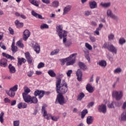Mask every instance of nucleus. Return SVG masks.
<instances>
[{"label": "nucleus", "mask_w": 126, "mask_h": 126, "mask_svg": "<svg viewBox=\"0 0 126 126\" xmlns=\"http://www.w3.org/2000/svg\"><path fill=\"white\" fill-rule=\"evenodd\" d=\"M35 96L32 97L29 94H22L23 98L24 101L28 104H37L38 103V99L37 96H38V99H42L45 95V91L39 90H36L34 93Z\"/></svg>", "instance_id": "nucleus-1"}, {"label": "nucleus", "mask_w": 126, "mask_h": 126, "mask_svg": "<svg viewBox=\"0 0 126 126\" xmlns=\"http://www.w3.org/2000/svg\"><path fill=\"white\" fill-rule=\"evenodd\" d=\"M63 83H61V80L59 79L56 81V92L58 94L63 95L67 92V84L64 80H63Z\"/></svg>", "instance_id": "nucleus-2"}, {"label": "nucleus", "mask_w": 126, "mask_h": 126, "mask_svg": "<svg viewBox=\"0 0 126 126\" xmlns=\"http://www.w3.org/2000/svg\"><path fill=\"white\" fill-rule=\"evenodd\" d=\"M77 56V53H74L69 56V57H67L65 59H62L60 60V62L61 63V65H64L66 63V65H73L75 63V62L76 60L75 58H73V57H76Z\"/></svg>", "instance_id": "nucleus-3"}, {"label": "nucleus", "mask_w": 126, "mask_h": 126, "mask_svg": "<svg viewBox=\"0 0 126 126\" xmlns=\"http://www.w3.org/2000/svg\"><path fill=\"white\" fill-rule=\"evenodd\" d=\"M63 26L59 25L56 27V32L58 33V35L60 37V39H63V43L64 44L66 42V36H67V32L63 29Z\"/></svg>", "instance_id": "nucleus-4"}, {"label": "nucleus", "mask_w": 126, "mask_h": 126, "mask_svg": "<svg viewBox=\"0 0 126 126\" xmlns=\"http://www.w3.org/2000/svg\"><path fill=\"white\" fill-rule=\"evenodd\" d=\"M103 48L107 49L109 52H111L112 54H115V55H117V48L112 44L111 43L105 42L103 45Z\"/></svg>", "instance_id": "nucleus-5"}, {"label": "nucleus", "mask_w": 126, "mask_h": 126, "mask_svg": "<svg viewBox=\"0 0 126 126\" xmlns=\"http://www.w3.org/2000/svg\"><path fill=\"white\" fill-rule=\"evenodd\" d=\"M123 96H124V93L122 91H113L112 92V97L115 98L117 101H120L123 98Z\"/></svg>", "instance_id": "nucleus-6"}, {"label": "nucleus", "mask_w": 126, "mask_h": 126, "mask_svg": "<svg viewBox=\"0 0 126 126\" xmlns=\"http://www.w3.org/2000/svg\"><path fill=\"white\" fill-rule=\"evenodd\" d=\"M66 103V101L64 100V97L63 95L61 94L57 95V98L55 101V104H60V105H64Z\"/></svg>", "instance_id": "nucleus-7"}, {"label": "nucleus", "mask_w": 126, "mask_h": 126, "mask_svg": "<svg viewBox=\"0 0 126 126\" xmlns=\"http://www.w3.org/2000/svg\"><path fill=\"white\" fill-rule=\"evenodd\" d=\"M32 49H33L34 51L36 52V54H39L40 51V45L38 44V43L32 41Z\"/></svg>", "instance_id": "nucleus-8"}, {"label": "nucleus", "mask_w": 126, "mask_h": 126, "mask_svg": "<svg viewBox=\"0 0 126 126\" xmlns=\"http://www.w3.org/2000/svg\"><path fill=\"white\" fill-rule=\"evenodd\" d=\"M31 35L30 31L28 30H25L23 32V40L24 41H27Z\"/></svg>", "instance_id": "nucleus-9"}, {"label": "nucleus", "mask_w": 126, "mask_h": 126, "mask_svg": "<svg viewBox=\"0 0 126 126\" xmlns=\"http://www.w3.org/2000/svg\"><path fill=\"white\" fill-rule=\"evenodd\" d=\"M25 58L30 64H31L32 63L34 62V60L33 59V57L31 56L30 53L29 52H26L25 53Z\"/></svg>", "instance_id": "nucleus-10"}, {"label": "nucleus", "mask_w": 126, "mask_h": 126, "mask_svg": "<svg viewBox=\"0 0 126 126\" xmlns=\"http://www.w3.org/2000/svg\"><path fill=\"white\" fill-rule=\"evenodd\" d=\"M42 113H43V117H46L47 120H50V118H52V115L51 114H47V111L46 110V107L42 106L41 109Z\"/></svg>", "instance_id": "nucleus-11"}, {"label": "nucleus", "mask_w": 126, "mask_h": 126, "mask_svg": "<svg viewBox=\"0 0 126 126\" xmlns=\"http://www.w3.org/2000/svg\"><path fill=\"white\" fill-rule=\"evenodd\" d=\"M98 110L100 113L106 114L107 113V106H106V105L102 104L98 106Z\"/></svg>", "instance_id": "nucleus-12"}, {"label": "nucleus", "mask_w": 126, "mask_h": 126, "mask_svg": "<svg viewBox=\"0 0 126 126\" xmlns=\"http://www.w3.org/2000/svg\"><path fill=\"white\" fill-rule=\"evenodd\" d=\"M107 15L108 16V17H110V18H112V19H114V20H118L119 19V18H118V16H116V15L113 14L112 12V11L110 9L107 10Z\"/></svg>", "instance_id": "nucleus-13"}, {"label": "nucleus", "mask_w": 126, "mask_h": 126, "mask_svg": "<svg viewBox=\"0 0 126 126\" xmlns=\"http://www.w3.org/2000/svg\"><path fill=\"white\" fill-rule=\"evenodd\" d=\"M77 76V79L78 81L82 80V71L80 69H78L76 73Z\"/></svg>", "instance_id": "nucleus-14"}, {"label": "nucleus", "mask_w": 126, "mask_h": 126, "mask_svg": "<svg viewBox=\"0 0 126 126\" xmlns=\"http://www.w3.org/2000/svg\"><path fill=\"white\" fill-rule=\"evenodd\" d=\"M0 65L3 67L7 66V60L3 58L0 60Z\"/></svg>", "instance_id": "nucleus-15"}, {"label": "nucleus", "mask_w": 126, "mask_h": 126, "mask_svg": "<svg viewBox=\"0 0 126 126\" xmlns=\"http://www.w3.org/2000/svg\"><path fill=\"white\" fill-rule=\"evenodd\" d=\"M71 5H67L63 9V15H65L68 12H69L71 10Z\"/></svg>", "instance_id": "nucleus-16"}, {"label": "nucleus", "mask_w": 126, "mask_h": 126, "mask_svg": "<svg viewBox=\"0 0 126 126\" xmlns=\"http://www.w3.org/2000/svg\"><path fill=\"white\" fill-rule=\"evenodd\" d=\"M89 4L91 9H93L94 8H97V6H98L97 4V2H96V1L94 0L90 2Z\"/></svg>", "instance_id": "nucleus-17"}, {"label": "nucleus", "mask_w": 126, "mask_h": 126, "mask_svg": "<svg viewBox=\"0 0 126 126\" xmlns=\"http://www.w3.org/2000/svg\"><path fill=\"white\" fill-rule=\"evenodd\" d=\"M18 109H26L27 108V103L25 102H20L17 105Z\"/></svg>", "instance_id": "nucleus-18"}, {"label": "nucleus", "mask_w": 126, "mask_h": 126, "mask_svg": "<svg viewBox=\"0 0 126 126\" xmlns=\"http://www.w3.org/2000/svg\"><path fill=\"white\" fill-rule=\"evenodd\" d=\"M32 15L36 18H38L39 19H45V18H43L42 15L36 13L34 11H32Z\"/></svg>", "instance_id": "nucleus-19"}, {"label": "nucleus", "mask_w": 126, "mask_h": 126, "mask_svg": "<svg viewBox=\"0 0 126 126\" xmlns=\"http://www.w3.org/2000/svg\"><path fill=\"white\" fill-rule=\"evenodd\" d=\"M94 121V117L92 116H88L87 118V125H92L93 124V122Z\"/></svg>", "instance_id": "nucleus-20"}, {"label": "nucleus", "mask_w": 126, "mask_h": 126, "mask_svg": "<svg viewBox=\"0 0 126 126\" xmlns=\"http://www.w3.org/2000/svg\"><path fill=\"white\" fill-rule=\"evenodd\" d=\"M6 93L7 95H8L9 97H11V98H14L15 96V92L10 90V89H9L8 91H6Z\"/></svg>", "instance_id": "nucleus-21"}, {"label": "nucleus", "mask_w": 126, "mask_h": 126, "mask_svg": "<svg viewBox=\"0 0 126 126\" xmlns=\"http://www.w3.org/2000/svg\"><path fill=\"white\" fill-rule=\"evenodd\" d=\"M86 88V90H87L89 93H93L94 92V89H93V87H92V86L90 85V84H88Z\"/></svg>", "instance_id": "nucleus-22"}, {"label": "nucleus", "mask_w": 126, "mask_h": 126, "mask_svg": "<svg viewBox=\"0 0 126 126\" xmlns=\"http://www.w3.org/2000/svg\"><path fill=\"white\" fill-rule=\"evenodd\" d=\"M26 63V60L24 58L18 57V65H22V63Z\"/></svg>", "instance_id": "nucleus-23"}, {"label": "nucleus", "mask_w": 126, "mask_h": 126, "mask_svg": "<svg viewBox=\"0 0 126 126\" xmlns=\"http://www.w3.org/2000/svg\"><path fill=\"white\" fill-rule=\"evenodd\" d=\"M15 24L18 29H20V28H22L24 26V24L23 23H20L19 21L18 20H16L15 22Z\"/></svg>", "instance_id": "nucleus-24"}, {"label": "nucleus", "mask_w": 126, "mask_h": 126, "mask_svg": "<svg viewBox=\"0 0 126 126\" xmlns=\"http://www.w3.org/2000/svg\"><path fill=\"white\" fill-rule=\"evenodd\" d=\"M8 68L10 73H15L16 72V69H15V67L12 66V64H9Z\"/></svg>", "instance_id": "nucleus-25"}, {"label": "nucleus", "mask_w": 126, "mask_h": 126, "mask_svg": "<svg viewBox=\"0 0 126 126\" xmlns=\"http://www.w3.org/2000/svg\"><path fill=\"white\" fill-rule=\"evenodd\" d=\"M78 65L80 68H81V69H83V70H85V69H87V66H86V65H85V64H84L82 62H79Z\"/></svg>", "instance_id": "nucleus-26"}, {"label": "nucleus", "mask_w": 126, "mask_h": 126, "mask_svg": "<svg viewBox=\"0 0 126 126\" xmlns=\"http://www.w3.org/2000/svg\"><path fill=\"white\" fill-rule=\"evenodd\" d=\"M11 51L13 53H16V52H17V47L15 46V42L14 41L12 42L11 45Z\"/></svg>", "instance_id": "nucleus-27"}, {"label": "nucleus", "mask_w": 126, "mask_h": 126, "mask_svg": "<svg viewBox=\"0 0 126 126\" xmlns=\"http://www.w3.org/2000/svg\"><path fill=\"white\" fill-rule=\"evenodd\" d=\"M2 55L3 57H4L5 58H6V59H9L10 60H15L14 57L11 56V55H9V54H7L5 53H2Z\"/></svg>", "instance_id": "nucleus-28"}, {"label": "nucleus", "mask_w": 126, "mask_h": 126, "mask_svg": "<svg viewBox=\"0 0 126 126\" xmlns=\"http://www.w3.org/2000/svg\"><path fill=\"white\" fill-rule=\"evenodd\" d=\"M16 45L17 46H18V47H19V48H22V49L24 48V44L22 42V39H20L19 41H18L16 43Z\"/></svg>", "instance_id": "nucleus-29"}, {"label": "nucleus", "mask_w": 126, "mask_h": 126, "mask_svg": "<svg viewBox=\"0 0 126 126\" xmlns=\"http://www.w3.org/2000/svg\"><path fill=\"white\" fill-rule=\"evenodd\" d=\"M29 2L37 7L39 6V2L38 1H36L35 0H29Z\"/></svg>", "instance_id": "nucleus-30"}, {"label": "nucleus", "mask_w": 126, "mask_h": 126, "mask_svg": "<svg viewBox=\"0 0 126 126\" xmlns=\"http://www.w3.org/2000/svg\"><path fill=\"white\" fill-rule=\"evenodd\" d=\"M98 64L102 67H105L107 65V62L105 60H101L98 63Z\"/></svg>", "instance_id": "nucleus-31"}, {"label": "nucleus", "mask_w": 126, "mask_h": 126, "mask_svg": "<svg viewBox=\"0 0 126 126\" xmlns=\"http://www.w3.org/2000/svg\"><path fill=\"white\" fill-rule=\"evenodd\" d=\"M48 73L49 74V75H50V76H51V77H56V73H55V71H54V70H49L48 71Z\"/></svg>", "instance_id": "nucleus-32"}, {"label": "nucleus", "mask_w": 126, "mask_h": 126, "mask_svg": "<svg viewBox=\"0 0 126 126\" xmlns=\"http://www.w3.org/2000/svg\"><path fill=\"white\" fill-rule=\"evenodd\" d=\"M87 114H88V110L87 109L83 110L81 112V119H84Z\"/></svg>", "instance_id": "nucleus-33"}, {"label": "nucleus", "mask_w": 126, "mask_h": 126, "mask_svg": "<svg viewBox=\"0 0 126 126\" xmlns=\"http://www.w3.org/2000/svg\"><path fill=\"white\" fill-rule=\"evenodd\" d=\"M59 4H60L59 1H54L51 3V6H52L53 7H58Z\"/></svg>", "instance_id": "nucleus-34"}, {"label": "nucleus", "mask_w": 126, "mask_h": 126, "mask_svg": "<svg viewBox=\"0 0 126 126\" xmlns=\"http://www.w3.org/2000/svg\"><path fill=\"white\" fill-rule=\"evenodd\" d=\"M85 95L83 93H80L78 95V98L77 100L78 101H81V100H82L83 98H84Z\"/></svg>", "instance_id": "nucleus-35"}, {"label": "nucleus", "mask_w": 126, "mask_h": 126, "mask_svg": "<svg viewBox=\"0 0 126 126\" xmlns=\"http://www.w3.org/2000/svg\"><path fill=\"white\" fill-rule=\"evenodd\" d=\"M60 53V49H55L51 53V56H55V55H58Z\"/></svg>", "instance_id": "nucleus-36"}, {"label": "nucleus", "mask_w": 126, "mask_h": 126, "mask_svg": "<svg viewBox=\"0 0 126 126\" xmlns=\"http://www.w3.org/2000/svg\"><path fill=\"white\" fill-rule=\"evenodd\" d=\"M25 92L23 93V94H26V95H28L30 92H31V90L29 89L28 87H26L24 88Z\"/></svg>", "instance_id": "nucleus-37"}, {"label": "nucleus", "mask_w": 126, "mask_h": 126, "mask_svg": "<svg viewBox=\"0 0 126 126\" xmlns=\"http://www.w3.org/2000/svg\"><path fill=\"white\" fill-rule=\"evenodd\" d=\"M101 6H103V7H109L111 6V2L108 3H101Z\"/></svg>", "instance_id": "nucleus-38"}, {"label": "nucleus", "mask_w": 126, "mask_h": 126, "mask_svg": "<svg viewBox=\"0 0 126 126\" xmlns=\"http://www.w3.org/2000/svg\"><path fill=\"white\" fill-rule=\"evenodd\" d=\"M121 120L126 121V110H125L121 115Z\"/></svg>", "instance_id": "nucleus-39"}, {"label": "nucleus", "mask_w": 126, "mask_h": 126, "mask_svg": "<svg viewBox=\"0 0 126 126\" xmlns=\"http://www.w3.org/2000/svg\"><path fill=\"white\" fill-rule=\"evenodd\" d=\"M4 116V113H3V112H1L0 114V122L1 123V124H3V117Z\"/></svg>", "instance_id": "nucleus-40"}, {"label": "nucleus", "mask_w": 126, "mask_h": 126, "mask_svg": "<svg viewBox=\"0 0 126 126\" xmlns=\"http://www.w3.org/2000/svg\"><path fill=\"white\" fill-rule=\"evenodd\" d=\"M9 89L10 90H11L12 91H14L15 92H16V91H17V90L18 89V85H15L13 87L10 88Z\"/></svg>", "instance_id": "nucleus-41"}, {"label": "nucleus", "mask_w": 126, "mask_h": 126, "mask_svg": "<svg viewBox=\"0 0 126 126\" xmlns=\"http://www.w3.org/2000/svg\"><path fill=\"white\" fill-rule=\"evenodd\" d=\"M126 39L124 37H121L119 39V44H120V45H124V44H126Z\"/></svg>", "instance_id": "nucleus-42"}, {"label": "nucleus", "mask_w": 126, "mask_h": 126, "mask_svg": "<svg viewBox=\"0 0 126 126\" xmlns=\"http://www.w3.org/2000/svg\"><path fill=\"white\" fill-rule=\"evenodd\" d=\"M40 29H49V25L47 24H43L40 26Z\"/></svg>", "instance_id": "nucleus-43"}, {"label": "nucleus", "mask_w": 126, "mask_h": 126, "mask_svg": "<svg viewBox=\"0 0 126 126\" xmlns=\"http://www.w3.org/2000/svg\"><path fill=\"white\" fill-rule=\"evenodd\" d=\"M114 104H116V102H112V103H109L107 106H108V108H109L110 109H115V106H114Z\"/></svg>", "instance_id": "nucleus-44"}, {"label": "nucleus", "mask_w": 126, "mask_h": 126, "mask_svg": "<svg viewBox=\"0 0 126 126\" xmlns=\"http://www.w3.org/2000/svg\"><path fill=\"white\" fill-rule=\"evenodd\" d=\"M122 72V68L121 67H118L114 71V73H121Z\"/></svg>", "instance_id": "nucleus-45"}, {"label": "nucleus", "mask_w": 126, "mask_h": 126, "mask_svg": "<svg viewBox=\"0 0 126 126\" xmlns=\"http://www.w3.org/2000/svg\"><path fill=\"white\" fill-rule=\"evenodd\" d=\"M85 47L88 49V50H89L90 51H92L93 48H92V46H91V45L89 44V43H85Z\"/></svg>", "instance_id": "nucleus-46"}, {"label": "nucleus", "mask_w": 126, "mask_h": 126, "mask_svg": "<svg viewBox=\"0 0 126 126\" xmlns=\"http://www.w3.org/2000/svg\"><path fill=\"white\" fill-rule=\"evenodd\" d=\"M19 125H20V122L19 121V120L13 121L14 126H19Z\"/></svg>", "instance_id": "nucleus-47"}, {"label": "nucleus", "mask_w": 126, "mask_h": 126, "mask_svg": "<svg viewBox=\"0 0 126 126\" xmlns=\"http://www.w3.org/2000/svg\"><path fill=\"white\" fill-rule=\"evenodd\" d=\"M85 57L86 58V59L87 60V61H88V62H90V57H89V53H87L86 52H85Z\"/></svg>", "instance_id": "nucleus-48"}, {"label": "nucleus", "mask_w": 126, "mask_h": 126, "mask_svg": "<svg viewBox=\"0 0 126 126\" xmlns=\"http://www.w3.org/2000/svg\"><path fill=\"white\" fill-rule=\"evenodd\" d=\"M45 66V63H40L37 65V68H42V67H44Z\"/></svg>", "instance_id": "nucleus-49"}, {"label": "nucleus", "mask_w": 126, "mask_h": 126, "mask_svg": "<svg viewBox=\"0 0 126 126\" xmlns=\"http://www.w3.org/2000/svg\"><path fill=\"white\" fill-rule=\"evenodd\" d=\"M115 38V35L113 33H111L108 35V40H114Z\"/></svg>", "instance_id": "nucleus-50"}, {"label": "nucleus", "mask_w": 126, "mask_h": 126, "mask_svg": "<svg viewBox=\"0 0 126 126\" xmlns=\"http://www.w3.org/2000/svg\"><path fill=\"white\" fill-rule=\"evenodd\" d=\"M92 14V12L91 11H85V15L86 16H89Z\"/></svg>", "instance_id": "nucleus-51"}, {"label": "nucleus", "mask_w": 126, "mask_h": 126, "mask_svg": "<svg viewBox=\"0 0 126 126\" xmlns=\"http://www.w3.org/2000/svg\"><path fill=\"white\" fill-rule=\"evenodd\" d=\"M71 73H72V70H68L66 72L67 76L70 77L71 76Z\"/></svg>", "instance_id": "nucleus-52"}, {"label": "nucleus", "mask_w": 126, "mask_h": 126, "mask_svg": "<svg viewBox=\"0 0 126 126\" xmlns=\"http://www.w3.org/2000/svg\"><path fill=\"white\" fill-rule=\"evenodd\" d=\"M90 39L91 41V42H92L93 43H94V42H96V38L94 36H90Z\"/></svg>", "instance_id": "nucleus-53"}, {"label": "nucleus", "mask_w": 126, "mask_h": 126, "mask_svg": "<svg viewBox=\"0 0 126 126\" xmlns=\"http://www.w3.org/2000/svg\"><path fill=\"white\" fill-rule=\"evenodd\" d=\"M51 120L54 121V122H58V120H59V117H57L56 116H52Z\"/></svg>", "instance_id": "nucleus-54"}, {"label": "nucleus", "mask_w": 126, "mask_h": 126, "mask_svg": "<svg viewBox=\"0 0 126 126\" xmlns=\"http://www.w3.org/2000/svg\"><path fill=\"white\" fill-rule=\"evenodd\" d=\"M9 31L10 32V34L11 35H14V31L11 28V27L9 28Z\"/></svg>", "instance_id": "nucleus-55"}, {"label": "nucleus", "mask_w": 126, "mask_h": 126, "mask_svg": "<svg viewBox=\"0 0 126 126\" xmlns=\"http://www.w3.org/2000/svg\"><path fill=\"white\" fill-rule=\"evenodd\" d=\"M10 99L9 98H8V97H6L4 99V103H10Z\"/></svg>", "instance_id": "nucleus-56"}, {"label": "nucleus", "mask_w": 126, "mask_h": 126, "mask_svg": "<svg viewBox=\"0 0 126 126\" xmlns=\"http://www.w3.org/2000/svg\"><path fill=\"white\" fill-rule=\"evenodd\" d=\"M43 3H46V4H49V3H51V1L50 0H41Z\"/></svg>", "instance_id": "nucleus-57"}, {"label": "nucleus", "mask_w": 126, "mask_h": 126, "mask_svg": "<svg viewBox=\"0 0 126 126\" xmlns=\"http://www.w3.org/2000/svg\"><path fill=\"white\" fill-rule=\"evenodd\" d=\"M99 31H100V29L99 28H97L96 30L94 31L95 34H96V35H99L100 33L99 32Z\"/></svg>", "instance_id": "nucleus-58"}, {"label": "nucleus", "mask_w": 126, "mask_h": 126, "mask_svg": "<svg viewBox=\"0 0 126 126\" xmlns=\"http://www.w3.org/2000/svg\"><path fill=\"white\" fill-rule=\"evenodd\" d=\"M63 74H62V73H59L58 75V80H59V79H61V80L62 81V78H63Z\"/></svg>", "instance_id": "nucleus-59"}, {"label": "nucleus", "mask_w": 126, "mask_h": 126, "mask_svg": "<svg viewBox=\"0 0 126 126\" xmlns=\"http://www.w3.org/2000/svg\"><path fill=\"white\" fill-rule=\"evenodd\" d=\"M11 106H15V105H16V100H14L13 101H10Z\"/></svg>", "instance_id": "nucleus-60"}, {"label": "nucleus", "mask_w": 126, "mask_h": 126, "mask_svg": "<svg viewBox=\"0 0 126 126\" xmlns=\"http://www.w3.org/2000/svg\"><path fill=\"white\" fill-rule=\"evenodd\" d=\"M94 105V102L92 101L90 102L88 104V107L89 108H90V107H93V105Z\"/></svg>", "instance_id": "nucleus-61"}, {"label": "nucleus", "mask_w": 126, "mask_h": 126, "mask_svg": "<svg viewBox=\"0 0 126 126\" xmlns=\"http://www.w3.org/2000/svg\"><path fill=\"white\" fill-rule=\"evenodd\" d=\"M33 73H34L32 72V71H31L28 73V76H29V77H31V76L33 75Z\"/></svg>", "instance_id": "nucleus-62"}, {"label": "nucleus", "mask_w": 126, "mask_h": 126, "mask_svg": "<svg viewBox=\"0 0 126 126\" xmlns=\"http://www.w3.org/2000/svg\"><path fill=\"white\" fill-rule=\"evenodd\" d=\"M0 47L3 49V50H6V47L4 46V45H3L1 44V43H0Z\"/></svg>", "instance_id": "nucleus-63"}, {"label": "nucleus", "mask_w": 126, "mask_h": 126, "mask_svg": "<svg viewBox=\"0 0 126 126\" xmlns=\"http://www.w3.org/2000/svg\"><path fill=\"white\" fill-rule=\"evenodd\" d=\"M122 109L123 110H126V101L124 103H123V105L122 106Z\"/></svg>", "instance_id": "nucleus-64"}]
</instances>
